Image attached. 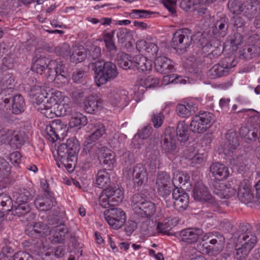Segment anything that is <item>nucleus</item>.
<instances>
[{
  "mask_svg": "<svg viewBox=\"0 0 260 260\" xmlns=\"http://www.w3.org/2000/svg\"><path fill=\"white\" fill-rule=\"evenodd\" d=\"M95 183L103 189L99 197V204L104 208L117 205L123 198V191L118 186H111L109 174L105 170H99L96 175Z\"/></svg>",
  "mask_w": 260,
  "mask_h": 260,
  "instance_id": "nucleus-1",
  "label": "nucleus"
},
{
  "mask_svg": "<svg viewBox=\"0 0 260 260\" xmlns=\"http://www.w3.org/2000/svg\"><path fill=\"white\" fill-rule=\"evenodd\" d=\"M91 69L94 72L96 83L99 86L114 80L118 74L116 65L112 61L104 60L92 63Z\"/></svg>",
  "mask_w": 260,
  "mask_h": 260,
  "instance_id": "nucleus-2",
  "label": "nucleus"
},
{
  "mask_svg": "<svg viewBox=\"0 0 260 260\" xmlns=\"http://www.w3.org/2000/svg\"><path fill=\"white\" fill-rule=\"evenodd\" d=\"M30 208L28 203L13 204L12 199L7 194H0V216L3 222L4 215L11 211L12 214L18 217H20L29 213Z\"/></svg>",
  "mask_w": 260,
  "mask_h": 260,
  "instance_id": "nucleus-3",
  "label": "nucleus"
},
{
  "mask_svg": "<svg viewBox=\"0 0 260 260\" xmlns=\"http://www.w3.org/2000/svg\"><path fill=\"white\" fill-rule=\"evenodd\" d=\"M88 127L91 131V134L84 141L83 150L86 153L88 152L89 155H93L94 151L100 145L99 143L94 142L106 134V127L102 122L96 121L89 123Z\"/></svg>",
  "mask_w": 260,
  "mask_h": 260,
  "instance_id": "nucleus-4",
  "label": "nucleus"
},
{
  "mask_svg": "<svg viewBox=\"0 0 260 260\" xmlns=\"http://www.w3.org/2000/svg\"><path fill=\"white\" fill-rule=\"evenodd\" d=\"M215 121V116L212 113L200 111L192 118L190 126L193 133L202 134L209 128Z\"/></svg>",
  "mask_w": 260,
  "mask_h": 260,
  "instance_id": "nucleus-5",
  "label": "nucleus"
},
{
  "mask_svg": "<svg viewBox=\"0 0 260 260\" xmlns=\"http://www.w3.org/2000/svg\"><path fill=\"white\" fill-rule=\"evenodd\" d=\"M192 192L193 197L196 201L208 204L213 211H219V202L211 195L207 187L202 182H199L196 184Z\"/></svg>",
  "mask_w": 260,
  "mask_h": 260,
  "instance_id": "nucleus-6",
  "label": "nucleus"
},
{
  "mask_svg": "<svg viewBox=\"0 0 260 260\" xmlns=\"http://www.w3.org/2000/svg\"><path fill=\"white\" fill-rule=\"evenodd\" d=\"M191 30L187 28L180 29L173 35L171 44L173 48L183 53L186 51L191 43Z\"/></svg>",
  "mask_w": 260,
  "mask_h": 260,
  "instance_id": "nucleus-7",
  "label": "nucleus"
},
{
  "mask_svg": "<svg viewBox=\"0 0 260 260\" xmlns=\"http://www.w3.org/2000/svg\"><path fill=\"white\" fill-rule=\"evenodd\" d=\"M11 102V110L12 113L18 115L23 113L24 111L25 102L23 98L20 94H15L6 98L3 100V103L0 104V114L2 115V119L4 121H8L9 120L8 114L5 113L4 110H2L3 107L5 106L4 104H7Z\"/></svg>",
  "mask_w": 260,
  "mask_h": 260,
  "instance_id": "nucleus-8",
  "label": "nucleus"
},
{
  "mask_svg": "<svg viewBox=\"0 0 260 260\" xmlns=\"http://www.w3.org/2000/svg\"><path fill=\"white\" fill-rule=\"evenodd\" d=\"M161 148L162 152L167 155H174L177 152L176 139L174 128L168 127L161 137Z\"/></svg>",
  "mask_w": 260,
  "mask_h": 260,
  "instance_id": "nucleus-9",
  "label": "nucleus"
},
{
  "mask_svg": "<svg viewBox=\"0 0 260 260\" xmlns=\"http://www.w3.org/2000/svg\"><path fill=\"white\" fill-rule=\"evenodd\" d=\"M68 128L60 119L53 120L49 124L46 125L45 133L47 138L50 141L55 142L66 135Z\"/></svg>",
  "mask_w": 260,
  "mask_h": 260,
  "instance_id": "nucleus-10",
  "label": "nucleus"
},
{
  "mask_svg": "<svg viewBox=\"0 0 260 260\" xmlns=\"http://www.w3.org/2000/svg\"><path fill=\"white\" fill-rule=\"evenodd\" d=\"M104 215L107 222L114 229H120L126 220L125 213L120 208H112L107 209Z\"/></svg>",
  "mask_w": 260,
  "mask_h": 260,
  "instance_id": "nucleus-11",
  "label": "nucleus"
},
{
  "mask_svg": "<svg viewBox=\"0 0 260 260\" xmlns=\"http://www.w3.org/2000/svg\"><path fill=\"white\" fill-rule=\"evenodd\" d=\"M79 150L78 141L74 137L67 140L66 143H61L58 147L57 153L60 161L68 157L77 154Z\"/></svg>",
  "mask_w": 260,
  "mask_h": 260,
  "instance_id": "nucleus-12",
  "label": "nucleus"
},
{
  "mask_svg": "<svg viewBox=\"0 0 260 260\" xmlns=\"http://www.w3.org/2000/svg\"><path fill=\"white\" fill-rule=\"evenodd\" d=\"M50 62L51 60L46 57L45 49L38 48L34 53L31 70L37 74H42Z\"/></svg>",
  "mask_w": 260,
  "mask_h": 260,
  "instance_id": "nucleus-13",
  "label": "nucleus"
},
{
  "mask_svg": "<svg viewBox=\"0 0 260 260\" xmlns=\"http://www.w3.org/2000/svg\"><path fill=\"white\" fill-rule=\"evenodd\" d=\"M239 233H240L238 237L239 243L251 250L257 242V238L252 232L250 225L248 223L241 225Z\"/></svg>",
  "mask_w": 260,
  "mask_h": 260,
  "instance_id": "nucleus-14",
  "label": "nucleus"
},
{
  "mask_svg": "<svg viewBox=\"0 0 260 260\" xmlns=\"http://www.w3.org/2000/svg\"><path fill=\"white\" fill-rule=\"evenodd\" d=\"M127 94L128 92L125 90L113 88L108 89L105 95L108 102L113 106H125L129 101Z\"/></svg>",
  "mask_w": 260,
  "mask_h": 260,
  "instance_id": "nucleus-15",
  "label": "nucleus"
},
{
  "mask_svg": "<svg viewBox=\"0 0 260 260\" xmlns=\"http://www.w3.org/2000/svg\"><path fill=\"white\" fill-rule=\"evenodd\" d=\"M36 208L42 211H49L56 204V202L52 192L43 193V195L38 196L34 202Z\"/></svg>",
  "mask_w": 260,
  "mask_h": 260,
  "instance_id": "nucleus-16",
  "label": "nucleus"
},
{
  "mask_svg": "<svg viewBox=\"0 0 260 260\" xmlns=\"http://www.w3.org/2000/svg\"><path fill=\"white\" fill-rule=\"evenodd\" d=\"M172 198L174 199V208L179 211H184L188 207L189 195L181 188L175 187L172 191Z\"/></svg>",
  "mask_w": 260,
  "mask_h": 260,
  "instance_id": "nucleus-17",
  "label": "nucleus"
},
{
  "mask_svg": "<svg viewBox=\"0 0 260 260\" xmlns=\"http://www.w3.org/2000/svg\"><path fill=\"white\" fill-rule=\"evenodd\" d=\"M134 186L137 190L145 185L148 182V173L145 166L141 163L137 164L133 171Z\"/></svg>",
  "mask_w": 260,
  "mask_h": 260,
  "instance_id": "nucleus-18",
  "label": "nucleus"
},
{
  "mask_svg": "<svg viewBox=\"0 0 260 260\" xmlns=\"http://www.w3.org/2000/svg\"><path fill=\"white\" fill-rule=\"evenodd\" d=\"M253 38L255 43L245 45L240 51V57L246 60L256 57L260 55V36L254 35Z\"/></svg>",
  "mask_w": 260,
  "mask_h": 260,
  "instance_id": "nucleus-19",
  "label": "nucleus"
},
{
  "mask_svg": "<svg viewBox=\"0 0 260 260\" xmlns=\"http://www.w3.org/2000/svg\"><path fill=\"white\" fill-rule=\"evenodd\" d=\"M239 147V138L238 133L234 129H230L225 134V141L224 145V154H233L232 152L237 151Z\"/></svg>",
  "mask_w": 260,
  "mask_h": 260,
  "instance_id": "nucleus-20",
  "label": "nucleus"
},
{
  "mask_svg": "<svg viewBox=\"0 0 260 260\" xmlns=\"http://www.w3.org/2000/svg\"><path fill=\"white\" fill-rule=\"evenodd\" d=\"M230 57L226 58L222 61V65L219 63L215 64L209 71L208 75L212 79L221 77L228 74V69L235 66Z\"/></svg>",
  "mask_w": 260,
  "mask_h": 260,
  "instance_id": "nucleus-21",
  "label": "nucleus"
},
{
  "mask_svg": "<svg viewBox=\"0 0 260 260\" xmlns=\"http://www.w3.org/2000/svg\"><path fill=\"white\" fill-rule=\"evenodd\" d=\"M203 234L202 229L196 228H187L181 231L179 238L181 241L188 244L196 243Z\"/></svg>",
  "mask_w": 260,
  "mask_h": 260,
  "instance_id": "nucleus-22",
  "label": "nucleus"
},
{
  "mask_svg": "<svg viewBox=\"0 0 260 260\" xmlns=\"http://www.w3.org/2000/svg\"><path fill=\"white\" fill-rule=\"evenodd\" d=\"M97 155L100 164L110 167L113 165L116 160L115 154L109 150L106 147H98L94 151Z\"/></svg>",
  "mask_w": 260,
  "mask_h": 260,
  "instance_id": "nucleus-23",
  "label": "nucleus"
},
{
  "mask_svg": "<svg viewBox=\"0 0 260 260\" xmlns=\"http://www.w3.org/2000/svg\"><path fill=\"white\" fill-rule=\"evenodd\" d=\"M51 228L46 223L43 222H37L32 225L31 229L25 230V234L28 236L35 238L42 237L50 234Z\"/></svg>",
  "mask_w": 260,
  "mask_h": 260,
  "instance_id": "nucleus-24",
  "label": "nucleus"
},
{
  "mask_svg": "<svg viewBox=\"0 0 260 260\" xmlns=\"http://www.w3.org/2000/svg\"><path fill=\"white\" fill-rule=\"evenodd\" d=\"M243 15L249 20L256 18L260 14V0H251L247 2L243 8Z\"/></svg>",
  "mask_w": 260,
  "mask_h": 260,
  "instance_id": "nucleus-25",
  "label": "nucleus"
},
{
  "mask_svg": "<svg viewBox=\"0 0 260 260\" xmlns=\"http://www.w3.org/2000/svg\"><path fill=\"white\" fill-rule=\"evenodd\" d=\"M155 70L162 74H167L172 72L174 69L173 61L166 56H159L154 61Z\"/></svg>",
  "mask_w": 260,
  "mask_h": 260,
  "instance_id": "nucleus-26",
  "label": "nucleus"
},
{
  "mask_svg": "<svg viewBox=\"0 0 260 260\" xmlns=\"http://www.w3.org/2000/svg\"><path fill=\"white\" fill-rule=\"evenodd\" d=\"M51 229L50 240L52 244H64L68 229L64 224H60Z\"/></svg>",
  "mask_w": 260,
  "mask_h": 260,
  "instance_id": "nucleus-27",
  "label": "nucleus"
},
{
  "mask_svg": "<svg viewBox=\"0 0 260 260\" xmlns=\"http://www.w3.org/2000/svg\"><path fill=\"white\" fill-rule=\"evenodd\" d=\"M238 197L242 203L245 204L252 201L253 196L247 181L244 180L241 182L238 188Z\"/></svg>",
  "mask_w": 260,
  "mask_h": 260,
  "instance_id": "nucleus-28",
  "label": "nucleus"
},
{
  "mask_svg": "<svg viewBox=\"0 0 260 260\" xmlns=\"http://www.w3.org/2000/svg\"><path fill=\"white\" fill-rule=\"evenodd\" d=\"M210 169L213 176L219 181L226 179L230 175L229 168L225 165L219 162L212 164Z\"/></svg>",
  "mask_w": 260,
  "mask_h": 260,
  "instance_id": "nucleus-29",
  "label": "nucleus"
},
{
  "mask_svg": "<svg viewBox=\"0 0 260 260\" xmlns=\"http://www.w3.org/2000/svg\"><path fill=\"white\" fill-rule=\"evenodd\" d=\"M133 67H135L139 72L149 73L152 70L151 60L143 55H137L133 60Z\"/></svg>",
  "mask_w": 260,
  "mask_h": 260,
  "instance_id": "nucleus-30",
  "label": "nucleus"
},
{
  "mask_svg": "<svg viewBox=\"0 0 260 260\" xmlns=\"http://www.w3.org/2000/svg\"><path fill=\"white\" fill-rule=\"evenodd\" d=\"M156 211L155 204L150 201H147L140 208H135V214L141 217L150 219Z\"/></svg>",
  "mask_w": 260,
  "mask_h": 260,
  "instance_id": "nucleus-31",
  "label": "nucleus"
},
{
  "mask_svg": "<svg viewBox=\"0 0 260 260\" xmlns=\"http://www.w3.org/2000/svg\"><path fill=\"white\" fill-rule=\"evenodd\" d=\"M229 25V18L226 17H221L218 20L213 28V33L216 38L223 37L228 33Z\"/></svg>",
  "mask_w": 260,
  "mask_h": 260,
  "instance_id": "nucleus-32",
  "label": "nucleus"
},
{
  "mask_svg": "<svg viewBox=\"0 0 260 260\" xmlns=\"http://www.w3.org/2000/svg\"><path fill=\"white\" fill-rule=\"evenodd\" d=\"M132 58L130 55L123 52H118L111 59L114 60L119 68L127 70L133 67V60Z\"/></svg>",
  "mask_w": 260,
  "mask_h": 260,
  "instance_id": "nucleus-33",
  "label": "nucleus"
},
{
  "mask_svg": "<svg viewBox=\"0 0 260 260\" xmlns=\"http://www.w3.org/2000/svg\"><path fill=\"white\" fill-rule=\"evenodd\" d=\"M206 34L198 32L194 35H190L191 42L197 47L202 48L204 52L208 51L207 49L209 48H212V45L208 42L206 38Z\"/></svg>",
  "mask_w": 260,
  "mask_h": 260,
  "instance_id": "nucleus-34",
  "label": "nucleus"
},
{
  "mask_svg": "<svg viewBox=\"0 0 260 260\" xmlns=\"http://www.w3.org/2000/svg\"><path fill=\"white\" fill-rule=\"evenodd\" d=\"M232 152L233 154H224L228 156L230 164L239 169L243 170V168L246 166V161L244 156L239 152V149Z\"/></svg>",
  "mask_w": 260,
  "mask_h": 260,
  "instance_id": "nucleus-35",
  "label": "nucleus"
},
{
  "mask_svg": "<svg viewBox=\"0 0 260 260\" xmlns=\"http://www.w3.org/2000/svg\"><path fill=\"white\" fill-rule=\"evenodd\" d=\"M24 247L27 250H29L32 253L38 255L42 252V250L44 249L42 241L39 238L36 239H29L25 240L23 243Z\"/></svg>",
  "mask_w": 260,
  "mask_h": 260,
  "instance_id": "nucleus-36",
  "label": "nucleus"
},
{
  "mask_svg": "<svg viewBox=\"0 0 260 260\" xmlns=\"http://www.w3.org/2000/svg\"><path fill=\"white\" fill-rule=\"evenodd\" d=\"M0 183L3 187H6L8 184H10V180L9 178L10 168L9 163L3 158L0 157Z\"/></svg>",
  "mask_w": 260,
  "mask_h": 260,
  "instance_id": "nucleus-37",
  "label": "nucleus"
},
{
  "mask_svg": "<svg viewBox=\"0 0 260 260\" xmlns=\"http://www.w3.org/2000/svg\"><path fill=\"white\" fill-rule=\"evenodd\" d=\"M14 77L9 73H6L3 77H0V91L3 94L6 90L12 91L14 85Z\"/></svg>",
  "mask_w": 260,
  "mask_h": 260,
  "instance_id": "nucleus-38",
  "label": "nucleus"
},
{
  "mask_svg": "<svg viewBox=\"0 0 260 260\" xmlns=\"http://www.w3.org/2000/svg\"><path fill=\"white\" fill-rule=\"evenodd\" d=\"M101 108V101L94 96H89L85 102L84 110L88 113L92 114L96 113Z\"/></svg>",
  "mask_w": 260,
  "mask_h": 260,
  "instance_id": "nucleus-39",
  "label": "nucleus"
},
{
  "mask_svg": "<svg viewBox=\"0 0 260 260\" xmlns=\"http://www.w3.org/2000/svg\"><path fill=\"white\" fill-rule=\"evenodd\" d=\"M175 136L176 138H177L178 141L181 143H184L188 140L189 136L188 127L185 121L178 122L176 127Z\"/></svg>",
  "mask_w": 260,
  "mask_h": 260,
  "instance_id": "nucleus-40",
  "label": "nucleus"
},
{
  "mask_svg": "<svg viewBox=\"0 0 260 260\" xmlns=\"http://www.w3.org/2000/svg\"><path fill=\"white\" fill-rule=\"evenodd\" d=\"M177 115L182 118H188L195 112V107L192 103L179 104L176 106Z\"/></svg>",
  "mask_w": 260,
  "mask_h": 260,
  "instance_id": "nucleus-41",
  "label": "nucleus"
},
{
  "mask_svg": "<svg viewBox=\"0 0 260 260\" xmlns=\"http://www.w3.org/2000/svg\"><path fill=\"white\" fill-rule=\"evenodd\" d=\"M15 204L28 203L31 200L32 196L28 190L24 188H20L13 193Z\"/></svg>",
  "mask_w": 260,
  "mask_h": 260,
  "instance_id": "nucleus-42",
  "label": "nucleus"
},
{
  "mask_svg": "<svg viewBox=\"0 0 260 260\" xmlns=\"http://www.w3.org/2000/svg\"><path fill=\"white\" fill-rule=\"evenodd\" d=\"M70 252H73L75 254L78 255V257L82 256L83 244L79 241L78 237H76L73 234L70 235Z\"/></svg>",
  "mask_w": 260,
  "mask_h": 260,
  "instance_id": "nucleus-43",
  "label": "nucleus"
},
{
  "mask_svg": "<svg viewBox=\"0 0 260 260\" xmlns=\"http://www.w3.org/2000/svg\"><path fill=\"white\" fill-rule=\"evenodd\" d=\"M46 95H44L42 93V95L46 100V104H43L40 107L41 112L46 117L49 118H53L56 116V109L55 103L51 105L50 103H48L49 100L48 99V93H46Z\"/></svg>",
  "mask_w": 260,
  "mask_h": 260,
  "instance_id": "nucleus-44",
  "label": "nucleus"
},
{
  "mask_svg": "<svg viewBox=\"0 0 260 260\" xmlns=\"http://www.w3.org/2000/svg\"><path fill=\"white\" fill-rule=\"evenodd\" d=\"M71 116L69 122V125L71 127L78 126H84L87 123V117L80 113H73L70 114Z\"/></svg>",
  "mask_w": 260,
  "mask_h": 260,
  "instance_id": "nucleus-45",
  "label": "nucleus"
},
{
  "mask_svg": "<svg viewBox=\"0 0 260 260\" xmlns=\"http://www.w3.org/2000/svg\"><path fill=\"white\" fill-rule=\"evenodd\" d=\"M221 45L213 47L212 46L211 52L204 57V61L205 64H211L216 61V59L222 54Z\"/></svg>",
  "mask_w": 260,
  "mask_h": 260,
  "instance_id": "nucleus-46",
  "label": "nucleus"
},
{
  "mask_svg": "<svg viewBox=\"0 0 260 260\" xmlns=\"http://www.w3.org/2000/svg\"><path fill=\"white\" fill-rule=\"evenodd\" d=\"M101 49L99 46H93L91 47L88 51V59L90 61L88 67L91 69V64L92 63L98 62L103 61L104 60L101 59Z\"/></svg>",
  "mask_w": 260,
  "mask_h": 260,
  "instance_id": "nucleus-47",
  "label": "nucleus"
},
{
  "mask_svg": "<svg viewBox=\"0 0 260 260\" xmlns=\"http://www.w3.org/2000/svg\"><path fill=\"white\" fill-rule=\"evenodd\" d=\"M72 80L75 83L84 85L87 83L88 77L85 71L78 69L73 72Z\"/></svg>",
  "mask_w": 260,
  "mask_h": 260,
  "instance_id": "nucleus-48",
  "label": "nucleus"
},
{
  "mask_svg": "<svg viewBox=\"0 0 260 260\" xmlns=\"http://www.w3.org/2000/svg\"><path fill=\"white\" fill-rule=\"evenodd\" d=\"M53 101L55 103L57 116H64L65 115L72 114V109L69 104H58L57 102L55 101V99H53Z\"/></svg>",
  "mask_w": 260,
  "mask_h": 260,
  "instance_id": "nucleus-49",
  "label": "nucleus"
},
{
  "mask_svg": "<svg viewBox=\"0 0 260 260\" xmlns=\"http://www.w3.org/2000/svg\"><path fill=\"white\" fill-rule=\"evenodd\" d=\"M244 4L242 0H230L228 7L232 13L238 15L241 13H243Z\"/></svg>",
  "mask_w": 260,
  "mask_h": 260,
  "instance_id": "nucleus-50",
  "label": "nucleus"
},
{
  "mask_svg": "<svg viewBox=\"0 0 260 260\" xmlns=\"http://www.w3.org/2000/svg\"><path fill=\"white\" fill-rule=\"evenodd\" d=\"M54 52L57 55L67 59L71 53V47L68 43L61 44L55 48Z\"/></svg>",
  "mask_w": 260,
  "mask_h": 260,
  "instance_id": "nucleus-51",
  "label": "nucleus"
},
{
  "mask_svg": "<svg viewBox=\"0 0 260 260\" xmlns=\"http://www.w3.org/2000/svg\"><path fill=\"white\" fill-rule=\"evenodd\" d=\"M50 69L55 68V70H52L53 73L56 74H68V71L65 64L63 61H58L57 60H51V62L49 64Z\"/></svg>",
  "mask_w": 260,
  "mask_h": 260,
  "instance_id": "nucleus-52",
  "label": "nucleus"
},
{
  "mask_svg": "<svg viewBox=\"0 0 260 260\" xmlns=\"http://www.w3.org/2000/svg\"><path fill=\"white\" fill-rule=\"evenodd\" d=\"M250 249L244 245L237 244L235 246V249L234 252V255L235 258L241 260L244 258L250 252Z\"/></svg>",
  "mask_w": 260,
  "mask_h": 260,
  "instance_id": "nucleus-53",
  "label": "nucleus"
},
{
  "mask_svg": "<svg viewBox=\"0 0 260 260\" xmlns=\"http://www.w3.org/2000/svg\"><path fill=\"white\" fill-rule=\"evenodd\" d=\"M121 164L125 167L131 166L135 162L134 154L129 151L122 153L120 157Z\"/></svg>",
  "mask_w": 260,
  "mask_h": 260,
  "instance_id": "nucleus-54",
  "label": "nucleus"
},
{
  "mask_svg": "<svg viewBox=\"0 0 260 260\" xmlns=\"http://www.w3.org/2000/svg\"><path fill=\"white\" fill-rule=\"evenodd\" d=\"M171 178L166 172H158L156 179V186L171 185Z\"/></svg>",
  "mask_w": 260,
  "mask_h": 260,
  "instance_id": "nucleus-55",
  "label": "nucleus"
},
{
  "mask_svg": "<svg viewBox=\"0 0 260 260\" xmlns=\"http://www.w3.org/2000/svg\"><path fill=\"white\" fill-rule=\"evenodd\" d=\"M126 137L119 133H114L110 140V144L114 148H119L124 142Z\"/></svg>",
  "mask_w": 260,
  "mask_h": 260,
  "instance_id": "nucleus-56",
  "label": "nucleus"
},
{
  "mask_svg": "<svg viewBox=\"0 0 260 260\" xmlns=\"http://www.w3.org/2000/svg\"><path fill=\"white\" fill-rule=\"evenodd\" d=\"M147 200L145 194L142 193H136L132 198V206L135 212V208H140Z\"/></svg>",
  "mask_w": 260,
  "mask_h": 260,
  "instance_id": "nucleus-57",
  "label": "nucleus"
},
{
  "mask_svg": "<svg viewBox=\"0 0 260 260\" xmlns=\"http://www.w3.org/2000/svg\"><path fill=\"white\" fill-rule=\"evenodd\" d=\"M154 13V12L148 10L134 9L131 11L129 16L134 19L146 18L150 17Z\"/></svg>",
  "mask_w": 260,
  "mask_h": 260,
  "instance_id": "nucleus-58",
  "label": "nucleus"
},
{
  "mask_svg": "<svg viewBox=\"0 0 260 260\" xmlns=\"http://www.w3.org/2000/svg\"><path fill=\"white\" fill-rule=\"evenodd\" d=\"M189 176L187 174H183L182 172H176L174 173L172 182L175 186L178 183L184 185L189 180Z\"/></svg>",
  "mask_w": 260,
  "mask_h": 260,
  "instance_id": "nucleus-59",
  "label": "nucleus"
},
{
  "mask_svg": "<svg viewBox=\"0 0 260 260\" xmlns=\"http://www.w3.org/2000/svg\"><path fill=\"white\" fill-rule=\"evenodd\" d=\"M77 159V154L72 155V156L68 157L67 158L60 161V162L69 172H72L74 169Z\"/></svg>",
  "mask_w": 260,
  "mask_h": 260,
  "instance_id": "nucleus-60",
  "label": "nucleus"
},
{
  "mask_svg": "<svg viewBox=\"0 0 260 260\" xmlns=\"http://www.w3.org/2000/svg\"><path fill=\"white\" fill-rule=\"evenodd\" d=\"M2 260H32V258L26 252L18 251L10 257L9 256H5Z\"/></svg>",
  "mask_w": 260,
  "mask_h": 260,
  "instance_id": "nucleus-61",
  "label": "nucleus"
},
{
  "mask_svg": "<svg viewBox=\"0 0 260 260\" xmlns=\"http://www.w3.org/2000/svg\"><path fill=\"white\" fill-rule=\"evenodd\" d=\"M86 57L85 54L77 48L74 50L69 58L72 62L77 63L82 61Z\"/></svg>",
  "mask_w": 260,
  "mask_h": 260,
  "instance_id": "nucleus-62",
  "label": "nucleus"
},
{
  "mask_svg": "<svg viewBox=\"0 0 260 260\" xmlns=\"http://www.w3.org/2000/svg\"><path fill=\"white\" fill-rule=\"evenodd\" d=\"M27 84L29 86L30 90L31 91H42V83L38 81L34 77H30L27 80Z\"/></svg>",
  "mask_w": 260,
  "mask_h": 260,
  "instance_id": "nucleus-63",
  "label": "nucleus"
},
{
  "mask_svg": "<svg viewBox=\"0 0 260 260\" xmlns=\"http://www.w3.org/2000/svg\"><path fill=\"white\" fill-rule=\"evenodd\" d=\"M225 186L226 185L224 183L216 180L212 182L211 188L213 190V193L219 197L220 196H221V192L225 188Z\"/></svg>",
  "mask_w": 260,
  "mask_h": 260,
  "instance_id": "nucleus-64",
  "label": "nucleus"
}]
</instances>
